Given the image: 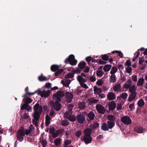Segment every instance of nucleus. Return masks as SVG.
<instances>
[{
  "label": "nucleus",
  "instance_id": "ea45409f",
  "mask_svg": "<svg viewBox=\"0 0 147 147\" xmlns=\"http://www.w3.org/2000/svg\"><path fill=\"white\" fill-rule=\"evenodd\" d=\"M74 73H69L66 75L65 77L66 78H72L74 76Z\"/></svg>",
  "mask_w": 147,
  "mask_h": 147
},
{
  "label": "nucleus",
  "instance_id": "6e6552de",
  "mask_svg": "<svg viewBox=\"0 0 147 147\" xmlns=\"http://www.w3.org/2000/svg\"><path fill=\"white\" fill-rule=\"evenodd\" d=\"M96 108L98 112L101 114H104L106 110L105 108L101 105H97Z\"/></svg>",
  "mask_w": 147,
  "mask_h": 147
},
{
  "label": "nucleus",
  "instance_id": "58836bf2",
  "mask_svg": "<svg viewBox=\"0 0 147 147\" xmlns=\"http://www.w3.org/2000/svg\"><path fill=\"white\" fill-rule=\"evenodd\" d=\"M101 56V58L103 60L105 61H107L109 60V56L105 54Z\"/></svg>",
  "mask_w": 147,
  "mask_h": 147
},
{
  "label": "nucleus",
  "instance_id": "0e129e2a",
  "mask_svg": "<svg viewBox=\"0 0 147 147\" xmlns=\"http://www.w3.org/2000/svg\"><path fill=\"white\" fill-rule=\"evenodd\" d=\"M131 86V84H128L126 82L123 85V86L126 89L129 88Z\"/></svg>",
  "mask_w": 147,
  "mask_h": 147
},
{
  "label": "nucleus",
  "instance_id": "3c124183",
  "mask_svg": "<svg viewBox=\"0 0 147 147\" xmlns=\"http://www.w3.org/2000/svg\"><path fill=\"white\" fill-rule=\"evenodd\" d=\"M71 142V140H66L64 142V144L65 146H67L70 145Z\"/></svg>",
  "mask_w": 147,
  "mask_h": 147
},
{
  "label": "nucleus",
  "instance_id": "ddd939ff",
  "mask_svg": "<svg viewBox=\"0 0 147 147\" xmlns=\"http://www.w3.org/2000/svg\"><path fill=\"white\" fill-rule=\"evenodd\" d=\"M116 104L114 101H113L109 102L108 105L109 110L110 111H113L115 109Z\"/></svg>",
  "mask_w": 147,
  "mask_h": 147
},
{
  "label": "nucleus",
  "instance_id": "603ef678",
  "mask_svg": "<svg viewBox=\"0 0 147 147\" xmlns=\"http://www.w3.org/2000/svg\"><path fill=\"white\" fill-rule=\"evenodd\" d=\"M96 62L97 63L98 62V63H99V64L100 65L103 64H105L107 63V62L103 61H102L101 59H100L98 61V60H97L96 61Z\"/></svg>",
  "mask_w": 147,
  "mask_h": 147
},
{
  "label": "nucleus",
  "instance_id": "7c9ffc66",
  "mask_svg": "<svg viewBox=\"0 0 147 147\" xmlns=\"http://www.w3.org/2000/svg\"><path fill=\"white\" fill-rule=\"evenodd\" d=\"M61 139L60 138H58L56 139L54 141V143L56 146H58L61 143Z\"/></svg>",
  "mask_w": 147,
  "mask_h": 147
},
{
  "label": "nucleus",
  "instance_id": "412c9836",
  "mask_svg": "<svg viewBox=\"0 0 147 147\" xmlns=\"http://www.w3.org/2000/svg\"><path fill=\"white\" fill-rule=\"evenodd\" d=\"M134 131L138 133H141L143 131V129L141 127H138L134 128Z\"/></svg>",
  "mask_w": 147,
  "mask_h": 147
},
{
  "label": "nucleus",
  "instance_id": "79ce46f5",
  "mask_svg": "<svg viewBox=\"0 0 147 147\" xmlns=\"http://www.w3.org/2000/svg\"><path fill=\"white\" fill-rule=\"evenodd\" d=\"M25 90L26 93H27V94H28V95H33L35 94L37 92V91H36L33 93H30L28 92V87H27L26 88H25Z\"/></svg>",
  "mask_w": 147,
  "mask_h": 147
},
{
  "label": "nucleus",
  "instance_id": "6e6d98bb",
  "mask_svg": "<svg viewBox=\"0 0 147 147\" xmlns=\"http://www.w3.org/2000/svg\"><path fill=\"white\" fill-rule=\"evenodd\" d=\"M28 105L26 103L24 104L21 107V110H24L26 109L27 107L28 106Z\"/></svg>",
  "mask_w": 147,
  "mask_h": 147
},
{
  "label": "nucleus",
  "instance_id": "f704fd0d",
  "mask_svg": "<svg viewBox=\"0 0 147 147\" xmlns=\"http://www.w3.org/2000/svg\"><path fill=\"white\" fill-rule=\"evenodd\" d=\"M112 53L113 54H114L115 53H116L119 54V56L120 58H122L123 55V53L121 52V51H115L112 52Z\"/></svg>",
  "mask_w": 147,
  "mask_h": 147
},
{
  "label": "nucleus",
  "instance_id": "39448f33",
  "mask_svg": "<svg viewBox=\"0 0 147 147\" xmlns=\"http://www.w3.org/2000/svg\"><path fill=\"white\" fill-rule=\"evenodd\" d=\"M36 91H37L36 93H37L38 94L40 95L42 97H47L49 96L51 93V91L50 90H48L47 91H46L45 90L41 91L40 90L38 89Z\"/></svg>",
  "mask_w": 147,
  "mask_h": 147
},
{
  "label": "nucleus",
  "instance_id": "052dcab7",
  "mask_svg": "<svg viewBox=\"0 0 147 147\" xmlns=\"http://www.w3.org/2000/svg\"><path fill=\"white\" fill-rule=\"evenodd\" d=\"M122 108V105L121 103H120L117 104V110L119 111L121 110Z\"/></svg>",
  "mask_w": 147,
  "mask_h": 147
},
{
  "label": "nucleus",
  "instance_id": "e433bc0d",
  "mask_svg": "<svg viewBox=\"0 0 147 147\" xmlns=\"http://www.w3.org/2000/svg\"><path fill=\"white\" fill-rule=\"evenodd\" d=\"M64 71L63 69H59L55 73V76H57L61 74Z\"/></svg>",
  "mask_w": 147,
  "mask_h": 147
},
{
  "label": "nucleus",
  "instance_id": "4c0bfd02",
  "mask_svg": "<svg viewBox=\"0 0 147 147\" xmlns=\"http://www.w3.org/2000/svg\"><path fill=\"white\" fill-rule=\"evenodd\" d=\"M104 74V72L102 70H98L96 73V75L100 78Z\"/></svg>",
  "mask_w": 147,
  "mask_h": 147
},
{
  "label": "nucleus",
  "instance_id": "de8ad7c7",
  "mask_svg": "<svg viewBox=\"0 0 147 147\" xmlns=\"http://www.w3.org/2000/svg\"><path fill=\"white\" fill-rule=\"evenodd\" d=\"M85 59L88 63L89 64L90 61L92 59V57L90 56H88L86 57Z\"/></svg>",
  "mask_w": 147,
  "mask_h": 147
},
{
  "label": "nucleus",
  "instance_id": "4d7b16f0",
  "mask_svg": "<svg viewBox=\"0 0 147 147\" xmlns=\"http://www.w3.org/2000/svg\"><path fill=\"white\" fill-rule=\"evenodd\" d=\"M49 133L53 134L55 132V129L54 127H52L49 128Z\"/></svg>",
  "mask_w": 147,
  "mask_h": 147
},
{
  "label": "nucleus",
  "instance_id": "b1692460",
  "mask_svg": "<svg viewBox=\"0 0 147 147\" xmlns=\"http://www.w3.org/2000/svg\"><path fill=\"white\" fill-rule=\"evenodd\" d=\"M101 128L104 131H108L109 130L107 124L105 123H102Z\"/></svg>",
  "mask_w": 147,
  "mask_h": 147
},
{
  "label": "nucleus",
  "instance_id": "09e8293b",
  "mask_svg": "<svg viewBox=\"0 0 147 147\" xmlns=\"http://www.w3.org/2000/svg\"><path fill=\"white\" fill-rule=\"evenodd\" d=\"M81 71L82 70L81 69L77 68L73 71V72H74V74H80V73Z\"/></svg>",
  "mask_w": 147,
  "mask_h": 147
},
{
  "label": "nucleus",
  "instance_id": "e2e57ef3",
  "mask_svg": "<svg viewBox=\"0 0 147 147\" xmlns=\"http://www.w3.org/2000/svg\"><path fill=\"white\" fill-rule=\"evenodd\" d=\"M58 131H57V130L56 131L55 133H54L53 134V138H55L58 137L59 135Z\"/></svg>",
  "mask_w": 147,
  "mask_h": 147
},
{
  "label": "nucleus",
  "instance_id": "cd10ccee",
  "mask_svg": "<svg viewBox=\"0 0 147 147\" xmlns=\"http://www.w3.org/2000/svg\"><path fill=\"white\" fill-rule=\"evenodd\" d=\"M144 80L143 78H140L138 81L137 85L138 86H141L143 84Z\"/></svg>",
  "mask_w": 147,
  "mask_h": 147
},
{
  "label": "nucleus",
  "instance_id": "aec40b11",
  "mask_svg": "<svg viewBox=\"0 0 147 147\" xmlns=\"http://www.w3.org/2000/svg\"><path fill=\"white\" fill-rule=\"evenodd\" d=\"M86 65V63L84 61H81L79 63L78 66L80 69H82L84 68Z\"/></svg>",
  "mask_w": 147,
  "mask_h": 147
},
{
  "label": "nucleus",
  "instance_id": "13d9d810",
  "mask_svg": "<svg viewBox=\"0 0 147 147\" xmlns=\"http://www.w3.org/2000/svg\"><path fill=\"white\" fill-rule=\"evenodd\" d=\"M135 102H134L129 105V108L131 110H132L135 108L134 107Z\"/></svg>",
  "mask_w": 147,
  "mask_h": 147
},
{
  "label": "nucleus",
  "instance_id": "0eeeda50",
  "mask_svg": "<svg viewBox=\"0 0 147 147\" xmlns=\"http://www.w3.org/2000/svg\"><path fill=\"white\" fill-rule=\"evenodd\" d=\"M59 102L56 100L55 102L53 101L51 103V107L57 111H59L61 108V105L59 103Z\"/></svg>",
  "mask_w": 147,
  "mask_h": 147
},
{
  "label": "nucleus",
  "instance_id": "1a4fd4ad",
  "mask_svg": "<svg viewBox=\"0 0 147 147\" xmlns=\"http://www.w3.org/2000/svg\"><path fill=\"white\" fill-rule=\"evenodd\" d=\"M76 119L78 122L80 124L83 123L85 120V117L82 114L78 115L76 116Z\"/></svg>",
  "mask_w": 147,
  "mask_h": 147
},
{
  "label": "nucleus",
  "instance_id": "c03bdc74",
  "mask_svg": "<svg viewBox=\"0 0 147 147\" xmlns=\"http://www.w3.org/2000/svg\"><path fill=\"white\" fill-rule=\"evenodd\" d=\"M72 112V111L71 109H69L67 112H66L65 115L68 118V116L71 115Z\"/></svg>",
  "mask_w": 147,
  "mask_h": 147
},
{
  "label": "nucleus",
  "instance_id": "49530a36",
  "mask_svg": "<svg viewBox=\"0 0 147 147\" xmlns=\"http://www.w3.org/2000/svg\"><path fill=\"white\" fill-rule=\"evenodd\" d=\"M38 80L40 81H45L47 80V78L44 76H41L38 77Z\"/></svg>",
  "mask_w": 147,
  "mask_h": 147
},
{
  "label": "nucleus",
  "instance_id": "5701e85b",
  "mask_svg": "<svg viewBox=\"0 0 147 147\" xmlns=\"http://www.w3.org/2000/svg\"><path fill=\"white\" fill-rule=\"evenodd\" d=\"M112 67L111 65L109 64H107L105 65L103 68V69L105 72H107L109 71Z\"/></svg>",
  "mask_w": 147,
  "mask_h": 147
},
{
  "label": "nucleus",
  "instance_id": "69168bd1",
  "mask_svg": "<svg viewBox=\"0 0 147 147\" xmlns=\"http://www.w3.org/2000/svg\"><path fill=\"white\" fill-rule=\"evenodd\" d=\"M126 71L128 73H130L131 72L132 69L131 67H127L126 68Z\"/></svg>",
  "mask_w": 147,
  "mask_h": 147
},
{
  "label": "nucleus",
  "instance_id": "423d86ee",
  "mask_svg": "<svg viewBox=\"0 0 147 147\" xmlns=\"http://www.w3.org/2000/svg\"><path fill=\"white\" fill-rule=\"evenodd\" d=\"M121 121L122 123L126 125H129L132 123L131 119L129 116H123L121 118Z\"/></svg>",
  "mask_w": 147,
  "mask_h": 147
},
{
  "label": "nucleus",
  "instance_id": "dca6fc26",
  "mask_svg": "<svg viewBox=\"0 0 147 147\" xmlns=\"http://www.w3.org/2000/svg\"><path fill=\"white\" fill-rule=\"evenodd\" d=\"M131 93V94L129 95L128 98V101L129 102H131L132 100L134 99L137 94V93Z\"/></svg>",
  "mask_w": 147,
  "mask_h": 147
},
{
  "label": "nucleus",
  "instance_id": "a211bd4d",
  "mask_svg": "<svg viewBox=\"0 0 147 147\" xmlns=\"http://www.w3.org/2000/svg\"><path fill=\"white\" fill-rule=\"evenodd\" d=\"M94 94L98 95L101 93L102 92L101 89L97 88L96 86L94 87Z\"/></svg>",
  "mask_w": 147,
  "mask_h": 147
},
{
  "label": "nucleus",
  "instance_id": "680f3d73",
  "mask_svg": "<svg viewBox=\"0 0 147 147\" xmlns=\"http://www.w3.org/2000/svg\"><path fill=\"white\" fill-rule=\"evenodd\" d=\"M125 65L128 67H129L131 65V63L130 61L129 60H127L125 63Z\"/></svg>",
  "mask_w": 147,
  "mask_h": 147
},
{
  "label": "nucleus",
  "instance_id": "37998d69",
  "mask_svg": "<svg viewBox=\"0 0 147 147\" xmlns=\"http://www.w3.org/2000/svg\"><path fill=\"white\" fill-rule=\"evenodd\" d=\"M92 125L93 127V128H92V130H93L94 129L98 127L99 126V124L97 122H95Z\"/></svg>",
  "mask_w": 147,
  "mask_h": 147
},
{
  "label": "nucleus",
  "instance_id": "bb28decb",
  "mask_svg": "<svg viewBox=\"0 0 147 147\" xmlns=\"http://www.w3.org/2000/svg\"><path fill=\"white\" fill-rule=\"evenodd\" d=\"M136 88L135 85H132L129 88V91L131 93H137L136 92Z\"/></svg>",
  "mask_w": 147,
  "mask_h": 147
},
{
  "label": "nucleus",
  "instance_id": "a878e982",
  "mask_svg": "<svg viewBox=\"0 0 147 147\" xmlns=\"http://www.w3.org/2000/svg\"><path fill=\"white\" fill-rule=\"evenodd\" d=\"M107 123L109 129H110L112 128L115 124V123L114 122H111L110 121H107Z\"/></svg>",
  "mask_w": 147,
  "mask_h": 147
},
{
  "label": "nucleus",
  "instance_id": "f8f14e48",
  "mask_svg": "<svg viewBox=\"0 0 147 147\" xmlns=\"http://www.w3.org/2000/svg\"><path fill=\"white\" fill-rule=\"evenodd\" d=\"M34 112L40 111L42 112V109L41 106L40 105L39 103H37L34 106L33 108Z\"/></svg>",
  "mask_w": 147,
  "mask_h": 147
},
{
  "label": "nucleus",
  "instance_id": "473e14b6",
  "mask_svg": "<svg viewBox=\"0 0 147 147\" xmlns=\"http://www.w3.org/2000/svg\"><path fill=\"white\" fill-rule=\"evenodd\" d=\"M117 71V67L116 66H113L111 69L110 72V74L111 75L114 74Z\"/></svg>",
  "mask_w": 147,
  "mask_h": 147
},
{
  "label": "nucleus",
  "instance_id": "864d4df0",
  "mask_svg": "<svg viewBox=\"0 0 147 147\" xmlns=\"http://www.w3.org/2000/svg\"><path fill=\"white\" fill-rule=\"evenodd\" d=\"M82 134V131L81 130H78L75 133V135L78 137H80Z\"/></svg>",
  "mask_w": 147,
  "mask_h": 147
},
{
  "label": "nucleus",
  "instance_id": "c85d7f7f",
  "mask_svg": "<svg viewBox=\"0 0 147 147\" xmlns=\"http://www.w3.org/2000/svg\"><path fill=\"white\" fill-rule=\"evenodd\" d=\"M107 118L110 121H112V122L115 121L116 119L115 116L112 115H108Z\"/></svg>",
  "mask_w": 147,
  "mask_h": 147
},
{
  "label": "nucleus",
  "instance_id": "4be33fe9",
  "mask_svg": "<svg viewBox=\"0 0 147 147\" xmlns=\"http://www.w3.org/2000/svg\"><path fill=\"white\" fill-rule=\"evenodd\" d=\"M78 105L79 108L81 109H83L85 108L86 107V104L84 102H79Z\"/></svg>",
  "mask_w": 147,
  "mask_h": 147
},
{
  "label": "nucleus",
  "instance_id": "a19ab883",
  "mask_svg": "<svg viewBox=\"0 0 147 147\" xmlns=\"http://www.w3.org/2000/svg\"><path fill=\"white\" fill-rule=\"evenodd\" d=\"M61 124L62 126H65L69 125V122L67 120H63L62 121Z\"/></svg>",
  "mask_w": 147,
  "mask_h": 147
},
{
  "label": "nucleus",
  "instance_id": "c756f323",
  "mask_svg": "<svg viewBox=\"0 0 147 147\" xmlns=\"http://www.w3.org/2000/svg\"><path fill=\"white\" fill-rule=\"evenodd\" d=\"M144 105V101L142 99H140L138 102V105L140 107H142Z\"/></svg>",
  "mask_w": 147,
  "mask_h": 147
},
{
  "label": "nucleus",
  "instance_id": "338daca9",
  "mask_svg": "<svg viewBox=\"0 0 147 147\" xmlns=\"http://www.w3.org/2000/svg\"><path fill=\"white\" fill-rule=\"evenodd\" d=\"M144 61V60L143 59V57H141L139 58V63L140 65H142Z\"/></svg>",
  "mask_w": 147,
  "mask_h": 147
},
{
  "label": "nucleus",
  "instance_id": "6ab92c4d",
  "mask_svg": "<svg viewBox=\"0 0 147 147\" xmlns=\"http://www.w3.org/2000/svg\"><path fill=\"white\" fill-rule=\"evenodd\" d=\"M45 126L46 127L48 126L50 123V120L51 118L47 115L45 116Z\"/></svg>",
  "mask_w": 147,
  "mask_h": 147
},
{
  "label": "nucleus",
  "instance_id": "7ed1b4c3",
  "mask_svg": "<svg viewBox=\"0 0 147 147\" xmlns=\"http://www.w3.org/2000/svg\"><path fill=\"white\" fill-rule=\"evenodd\" d=\"M77 61L75 59V56L73 55H70L68 58H66L65 61V63L66 64L69 63L71 65H75L77 63Z\"/></svg>",
  "mask_w": 147,
  "mask_h": 147
},
{
  "label": "nucleus",
  "instance_id": "2f4dec72",
  "mask_svg": "<svg viewBox=\"0 0 147 147\" xmlns=\"http://www.w3.org/2000/svg\"><path fill=\"white\" fill-rule=\"evenodd\" d=\"M116 81V76L115 75H112L110 76V81L111 82L115 83Z\"/></svg>",
  "mask_w": 147,
  "mask_h": 147
},
{
  "label": "nucleus",
  "instance_id": "8fccbe9b",
  "mask_svg": "<svg viewBox=\"0 0 147 147\" xmlns=\"http://www.w3.org/2000/svg\"><path fill=\"white\" fill-rule=\"evenodd\" d=\"M29 117V116L28 115L27 113H25L22 117V119L24 120H26L28 119Z\"/></svg>",
  "mask_w": 147,
  "mask_h": 147
},
{
  "label": "nucleus",
  "instance_id": "2eb2a0df",
  "mask_svg": "<svg viewBox=\"0 0 147 147\" xmlns=\"http://www.w3.org/2000/svg\"><path fill=\"white\" fill-rule=\"evenodd\" d=\"M42 112L40 111L34 112L33 117L34 119L36 121H38L39 120L40 115L41 114Z\"/></svg>",
  "mask_w": 147,
  "mask_h": 147
},
{
  "label": "nucleus",
  "instance_id": "f3484780",
  "mask_svg": "<svg viewBox=\"0 0 147 147\" xmlns=\"http://www.w3.org/2000/svg\"><path fill=\"white\" fill-rule=\"evenodd\" d=\"M77 79L78 81L80 83V84L84 83L86 82L87 81V79H85L83 78L80 75L78 76L77 77Z\"/></svg>",
  "mask_w": 147,
  "mask_h": 147
},
{
  "label": "nucleus",
  "instance_id": "f03ea898",
  "mask_svg": "<svg viewBox=\"0 0 147 147\" xmlns=\"http://www.w3.org/2000/svg\"><path fill=\"white\" fill-rule=\"evenodd\" d=\"M24 127L23 126L20 127V129H19L17 132V139L21 142L24 140V136L25 134L28 135L31 132L27 129L25 130V132H24Z\"/></svg>",
  "mask_w": 147,
  "mask_h": 147
},
{
  "label": "nucleus",
  "instance_id": "9d476101",
  "mask_svg": "<svg viewBox=\"0 0 147 147\" xmlns=\"http://www.w3.org/2000/svg\"><path fill=\"white\" fill-rule=\"evenodd\" d=\"M95 117V115L93 111H91L87 114V117L86 118V119L88 121L90 122L94 119Z\"/></svg>",
  "mask_w": 147,
  "mask_h": 147
},
{
  "label": "nucleus",
  "instance_id": "774afa93",
  "mask_svg": "<svg viewBox=\"0 0 147 147\" xmlns=\"http://www.w3.org/2000/svg\"><path fill=\"white\" fill-rule=\"evenodd\" d=\"M80 84L82 87L86 89L88 88V87L87 86V85L84 83Z\"/></svg>",
  "mask_w": 147,
  "mask_h": 147
},
{
  "label": "nucleus",
  "instance_id": "bf43d9fd",
  "mask_svg": "<svg viewBox=\"0 0 147 147\" xmlns=\"http://www.w3.org/2000/svg\"><path fill=\"white\" fill-rule=\"evenodd\" d=\"M32 101V99L30 98H28L26 99L25 103L28 105V104L31 103Z\"/></svg>",
  "mask_w": 147,
  "mask_h": 147
},
{
  "label": "nucleus",
  "instance_id": "f257e3e1",
  "mask_svg": "<svg viewBox=\"0 0 147 147\" xmlns=\"http://www.w3.org/2000/svg\"><path fill=\"white\" fill-rule=\"evenodd\" d=\"M84 136L81 138V140L84 142L86 144L90 143L92 141V138L91 136L92 130L90 128L85 129L83 131Z\"/></svg>",
  "mask_w": 147,
  "mask_h": 147
},
{
  "label": "nucleus",
  "instance_id": "4468645a",
  "mask_svg": "<svg viewBox=\"0 0 147 147\" xmlns=\"http://www.w3.org/2000/svg\"><path fill=\"white\" fill-rule=\"evenodd\" d=\"M107 98L109 100H113L116 98L115 95L113 92H109L107 95Z\"/></svg>",
  "mask_w": 147,
  "mask_h": 147
},
{
  "label": "nucleus",
  "instance_id": "393cba45",
  "mask_svg": "<svg viewBox=\"0 0 147 147\" xmlns=\"http://www.w3.org/2000/svg\"><path fill=\"white\" fill-rule=\"evenodd\" d=\"M59 67L58 65H52L51 68V71L53 72H55L59 69Z\"/></svg>",
  "mask_w": 147,
  "mask_h": 147
},
{
  "label": "nucleus",
  "instance_id": "72a5a7b5",
  "mask_svg": "<svg viewBox=\"0 0 147 147\" xmlns=\"http://www.w3.org/2000/svg\"><path fill=\"white\" fill-rule=\"evenodd\" d=\"M68 119L70 121L74 122L76 120V117L74 116H69L68 117Z\"/></svg>",
  "mask_w": 147,
  "mask_h": 147
},
{
  "label": "nucleus",
  "instance_id": "20e7f679",
  "mask_svg": "<svg viewBox=\"0 0 147 147\" xmlns=\"http://www.w3.org/2000/svg\"><path fill=\"white\" fill-rule=\"evenodd\" d=\"M65 95V93L63 91L58 90L56 93L53 94V96L55 98L56 100L60 101Z\"/></svg>",
  "mask_w": 147,
  "mask_h": 147
},
{
  "label": "nucleus",
  "instance_id": "5fc2aeb1",
  "mask_svg": "<svg viewBox=\"0 0 147 147\" xmlns=\"http://www.w3.org/2000/svg\"><path fill=\"white\" fill-rule=\"evenodd\" d=\"M41 144L43 147H45L47 144V142L46 140H43L41 141Z\"/></svg>",
  "mask_w": 147,
  "mask_h": 147
},
{
  "label": "nucleus",
  "instance_id": "c9c22d12",
  "mask_svg": "<svg viewBox=\"0 0 147 147\" xmlns=\"http://www.w3.org/2000/svg\"><path fill=\"white\" fill-rule=\"evenodd\" d=\"M120 84H118L114 86L113 89L115 91H117L120 89Z\"/></svg>",
  "mask_w": 147,
  "mask_h": 147
},
{
  "label": "nucleus",
  "instance_id": "9b49d317",
  "mask_svg": "<svg viewBox=\"0 0 147 147\" xmlns=\"http://www.w3.org/2000/svg\"><path fill=\"white\" fill-rule=\"evenodd\" d=\"M66 94L67 102L69 103L71 102L73 98V94L71 92H66Z\"/></svg>",
  "mask_w": 147,
  "mask_h": 147
},
{
  "label": "nucleus",
  "instance_id": "a18cd8bd",
  "mask_svg": "<svg viewBox=\"0 0 147 147\" xmlns=\"http://www.w3.org/2000/svg\"><path fill=\"white\" fill-rule=\"evenodd\" d=\"M128 96L127 94V93L124 92L122 93L121 95V97L123 98V99H126Z\"/></svg>",
  "mask_w": 147,
  "mask_h": 147
}]
</instances>
